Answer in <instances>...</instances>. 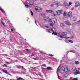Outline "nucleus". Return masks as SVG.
<instances>
[{
	"instance_id": "9",
	"label": "nucleus",
	"mask_w": 80,
	"mask_h": 80,
	"mask_svg": "<svg viewBox=\"0 0 80 80\" xmlns=\"http://www.w3.org/2000/svg\"><path fill=\"white\" fill-rule=\"evenodd\" d=\"M80 5V3L78 2H77L76 3V5L75 6V7H78V6Z\"/></svg>"
},
{
	"instance_id": "40",
	"label": "nucleus",
	"mask_w": 80,
	"mask_h": 80,
	"mask_svg": "<svg viewBox=\"0 0 80 80\" xmlns=\"http://www.w3.org/2000/svg\"><path fill=\"white\" fill-rule=\"evenodd\" d=\"M69 42H70V43H73V41L71 40H69Z\"/></svg>"
},
{
	"instance_id": "29",
	"label": "nucleus",
	"mask_w": 80,
	"mask_h": 80,
	"mask_svg": "<svg viewBox=\"0 0 80 80\" xmlns=\"http://www.w3.org/2000/svg\"><path fill=\"white\" fill-rule=\"evenodd\" d=\"M72 70H74V71H75V70H76V68L74 67H73L72 68Z\"/></svg>"
},
{
	"instance_id": "61",
	"label": "nucleus",
	"mask_w": 80,
	"mask_h": 80,
	"mask_svg": "<svg viewBox=\"0 0 80 80\" xmlns=\"http://www.w3.org/2000/svg\"><path fill=\"white\" fill-rule=\"evenodd\" d=\"M6 67H7V65H6Z\"/></svg>"
},
{
	"instance_id": "11",
	"label": "nucleus",
	"mask_w": 80,
	"mask_h": 80,
	"mask_svg": "<svg viewBox=\"0 0 80 80\" xmlns=\"http://www.w3.org/2000/svg\"><path fill=\"white\" fill-rule=\"evenodd\" d=\"M51 30H52L53 32H56V29L55 28H51Z\"/></svg>"
},
{
	"instance_id": "56",
	"label": "nucleus",
	"mask_w": 80,
	"mask_h": 80,
	"mask_svg": "<svg viewBox=\"0 0 80 80\" xmlns=\"http://www.w3.org/2000/svg\"><path fill=\"white\" fill-rule=\"evenodd\" d=\"M64 57H65V55L63 57H62V59H63V58H64Z\"/></svg>"
},
{
	"instance_id": "50",
	"label": "nucleus",
	"mask_w": 80,
	"mask_h": 80,
	"mask_svg": "<svg viewBox=\"0 0 80 80\" xmlns=\"http://www.w3.org/2000/svg\"><path fill=\"white\" fill-rule=\"evenodd\" d=\"M50 25L51 26H52V27H53V24H52V23H50Z\"/></svg>"
},
{
	"instance_id": "51",
	"label": "nucleus",
	"mask_w": 80,
	"mask_h": 80,
	"mask_svg": "<svg viewBox=\"0 0 80 80\" xmlns=\"http://www.w3.org/2000/svg\"><path fill=\"white\" fill-rule=\"evenodd\" d=\"M73 38H74V37H73V36H72V37H71V39H73Z\"/></svg>"
},
{
	"instance_id": "6",
	"label": "nucleus",
	"mask_w": 80,
	"mask_h": 80,
	"mask_svg": "<svg viewBox=\"0 0 80 80\" xmlns=\"http://www.w3.org/2000/svg\"><path fill=\"white\" fill-rule=\"evenodd\" d=\"M68 14L69 17H70V18H72V12H68Z\"/></svg>"
},
{
	"instance_id": "43",
	"label": "nucleus",
	"mask_w": 80,
	"mask_h": 80,
	"mask_svg": "<svg viewBox=\"0 0 80 80\" xmlns=\"http://www.w3.org/2000/svg\"><path fill=\"white\" fill-rule=\"evenodd\" d=\"M44 28H48V27L47 26H45Z\"/></svg>"
},
{
	"instance_id": "14",
	"label": "nucleus",
	"mask_w": 80,
	"mask_h": 80,
	"mask_svg": "<svg viewBox=\"0 0 80 80\" xmlns=\"http://www.w3.org/2000/svg\"><path fill=\"white\" fill-rule=\"evenodd\" d=\"M63 15L64 17H65V18H68V17L67 16V13H66V12H64Z\"/></svg>"
},
{
	"instance_id": "24",
	"label": "nucleus",
	"mask_w": 80,
	"mask_h": 80,
	"mask_svg": "<svg viewBox=\"0 0 80 80\" xmlns=\"http://www.w3.org/2000/svg\"><path fill=\"white\" fill-rule=\"evenodd\" d=\"M0 10H1V11H2V12H3V13H5V12L4 10H3V9H2V8H0Z\"/></svg>"
},
{
	"instance_id": "41",
	"label": "nucleus",
	"mask_w": 80,
	"mask_h": 80,
	"mask_svg": "<svg viewBox=\"0 0 80 80\" xmlns=\"http://www.w3.org/2000/svg\"><path fill=\"white\" fill-rule=\"evenodd\" d=\"M45 15V13H43L41 14V16H44Z\"/></svg>"
},
{
	"instance_id": "12",
	"label": "nucleus",
	"mask_w": 80,
	"mask_h": 80,
	"mask_svg": "<svg viewBox=\"0 0 80 80\" xmlns=\"http://www.w3.org/2000/svg\"><path fill=\"white\" fill-rule=\"evenodd\" d=\"M46 12H47V13H52L53 12V11L52 10H46Z\"/></svg>"
},
{
	"instance_id": "27",
	"label": "nucleus",
	"mask_w": 80,
	"mask_h": 80,
	"mask_svg": "<svg viewBox=\"0 0 80 80\" xmlns=\"http://www.w3.org/2000/svg\"><path fill=\"white\" fill-rule=\"evenodd\" d=\"M17 67L18 68H19V69H20V68H21L22 66H17Z\"/></svg>"
},
{
	"instance_id": "42",
	"label": "nucleus",
	"mask_w": 80,
	"mask_h": 80,
	"mask_svg": "<svg viewBox=\"0 0 80 80\" xmlns=\"http://www.w3.org/2000/svg\"><path fill=\"white\" fill-rule=\"evenodd\" d=\"M49 55L50 57H53V54H49Z\"/></svg>"
},
{
	"instance_id": "31",
	"label": "nucleus",
	"mask_w": 80,
	"mask_h": 80,
	"mask_svg": "<svg viewBox=\"0 0 80 80\" xmlns=\"http://www.w3.org/2000/svg\"><path fill=\"white\" fill-rule=\"evenodd\" d=\"M25 7H26V8H28L29 7V5L27 4H26L25 5Z\"/></svg>"
},
{
	"instance_id": "35",
	"label": "nucleus",
	"mask_w": 80,
	"mask_h": 80,
	"mask_svg": "<svg viewBox=\"0 0 80 80\" xmlns=\"http://www.w3.org/2000/svg\"><path fill=\"white\" fill-rule=\"evenodd\" d=\"M80 22V20L78 21V22H76V24H78V23H79Z\"/></svg>"
},
{
	"instance_id": "53",
	"label": "nucleus",
	"mask_w": 80,
	"mask_h": 80,
	"mask_svg": "<svg viewBox=\"0 0 80 80\" xmlns=\"http://www.w3.org/2000/svg\"><path fill=\"white\" fill-rule=\"evenodd\" d=\"M6 63H8V64H9V62H6Z\"/></svg>"
},
{
	"instance_id": "15",
	"label": "nucleus",
	"mask_w": 80,
	"mask_h": 80,
	"mask_svg": "<svg viewBox=\"0 0 80 80\" xmlns=\"http://www.w3.org/2000/svg\"><path fill=\"white\" fill-rule=\"evenodd\" d=\"M60 26L62 28H64L65 27V25L63 23H61L60 24Z\"/></svg>"
},
{
	"instance_id": "20",
	"label": "nucleus",
	"mask_w": 80,
	"mask_h": 80,
	"mask_svg": "<svg viewBox=\"0 0 80 80\" xmlns=\"http://www.w3.org/2000/svg\"><path fill=\"white\" fill-rule=\"evenodd\" d=\"M46 68H47V70H51V69H52V68H51L50 67H47Z\"/></svg>"
},
{
	"instance_id": "62",
	"label": "nucleus",
	"mask_w": 80,
	"mask_h": 80,
	"mask_svg": "<svg viewBox=\"0 0 80 80\" xmlns=\"http://www.w3.org/2000/svg\"><path fill=\"white\" fill-rule=\"evenodd\" d=\"M35 1H37L38 0H35Z\"/></svg>"
},
{
	"instance_id": "7",
	"label": "nucleus",
	"mask_w": 80,
	"mask_h": 80,
	"mask_svg": "<svg viewBox=\"0 0 80 80\" xmlns=\"http://www.w3.org/2000/svg\"><path fill=\"white\" fill-rule=\"evenodd\" d=\"M35 9L36 10L37 12H40V11H42V8H35Z\"/></svg>"
},
{
	"instance_id": "55",
	"label": "nucleus",
	"mask_w": 80,
	"mask_h": 80,
	"mask_svg": "<svg viewBox=\"0 0 80 80\" xmlns=\"http://www.w3.org/2000/svg\"><path fill=\"white\" fill-rule=\"evenodd\" d=\"M3 67H6V64H4L3 65Z\"/></svg>"
},
{
	"instance_id": "58",
	"label": "nucleus",
	"mask_w": 80,
	"mask_h": 80,
	"mask_svg": "<svg viewBox=\"0 0 80 80\" xmlns=\"http://www.w3.org/2000/svg\"><path fill=\"white\" fill-rule=\"evenodd\" d=\"M11 31H13V29H11Z\"/></svg>"
},
{
	"instance_id": "5",
	"label": "nucleus",
	"mask_w": 80,
	"mask_h": 80,
	"mask_svg": "<svg viewBox=\"0 0 80 80\" xmlns=\"http://www.w3.org/2000/svg\"><path fill=\"white\" fill-rule=\"evenodd\" d=\"M64 4L65 6V7L66 8H70L69 5L67 3V2L64 1Z\"/></svg>"
},
{
	"instance_id": "38",
	"label": "nucleus",
	"mask_w": 80,
	"mask_h": 80,
	"mask_svg": "<svg viewBox=\"0 0 80 80\" xmlns=\"http://www.w3.org/2000/svg\"><path fill=\"white\" fill-rule=\"evenodd\" d=\"M64 38H65L66 39H68V38H70L67 37H64Z\"/></svg>"
},
{
	"instance_id": "54",
	"label": "nucleus",
	"mask_w": 80,
	"mask_h": 80,
	"mask_svg": "<svg viewBox=\"0 0 80 80\" xmlns=\"http://www.w3.org/2000/svg\"><path fill=\"white\" fill-rule=\"evenodd\" d=\"M32 57L33 56H34V54H32Z\"/></svg>"
},
{
	"instance_id": "4",
	"label": "nucleus",
	"mask_w": 80,
	"mask_h": 80,
	"mask_svg": "<svg viewBox=\"0 0 80 80\" xmlns=\"http://www.w3.org/2000/svg\"><path fill=\"white\" fill-rule=\"evenodd\" d=\"M67 35V32H62L60 35V38H64V36Z\"/></svg>"
},
{
	"instance_id": "30",
	"label": "nucleus",
	"mask_w": 80,
	"mask_h": 80,
	"mask_svg": "<svg viewBox=\"0 0 80 80\" xmlns=\"http://www.w3.org/2000/svg\"><path fill=\"white\" fill-rule=\"evenodd\" d=\"M40 26L41 27H42V28H45V26L42 25H40Z\"/></svg>"
},
{
	"instance_id": "2",
	"label": "nucleus",
	"mask_w": 80,
	"mask_h": 80,
	"mask_svg": "<svg viewBox=\"0 0 80 80\" xmlns=\"http://www.w3.org/2000/svg\"><path fill=\"white\" fill-rule=\"evenodd\" d=\"M51 1L52 3H53L51 5V6L52 7H54V5H56L58 7L60 5L61 3L60 2H55V0H51Z\"/></svg>"
},
{
	"instance_id": "60",
	"label": "nucleus",
	"mask_w": 80,
	"mask_h": 80,
	"mask_svg": "<svg viewBox=\"0 0 80 80\" xmlns=\"http://www.w3.org/2000/svg\"><path fill=\"white\" fill-rule=\"evenodd\" d=\"M62 40L61 39H59V40Z\"/></svg>"
},
{
	"instance_id": "8",
	"label": "nucleus",
	"mask_w": 80,
	"mask_h": 80,
	"mask_svg": "<svg viewBox=\"0 0 80 80\" xmlns=\"http://www.w3.org/2000/svg\"><path fill=\"white\" fill-rule=\"evenodd\" d=\"M28 4L29 7H32V5H33L34 4V3L32 1H30L29 2Z\"/></svg>"
},
{
	"instance_id": "36",
	"label": "nucleus",
	"mask_w": 80,
	"mask_h": 80,
	"mask_svg": "<svg viewBox=\"0 0 80 80\" xmlns=\"http://www.w3.org/2000/svg\"><path fill=\"white\" fill-rule=\"evenodd\" d=\"M30 12L31 13V15H32V16H33V12H32V11H30Z\"/></svg>"
},
{
	"instance_id": "25",
	"label": "nucleus",
	"mask_w": 80,
	"mask_h": 80,
	"mask_svg": "<svg viewBox=\"0 0 80 80\" xmlns=\"http://www.w3.org/2000/svg\"><path fill=\"white\" fill-rule=\"evenodd\" d=\"M64 76L65 77H66V78H67L68 77V73H65V74H64Z\"/></svg>"
},
{
	"instance_id": "33",
	"label": "nucleus",
	"mask_w": 80,
	"mask_h": 80,
	"mask_svg": "<svg viewBox=\"0 0 80 80\" xmlns=\"http://www.w3.org/2000/svg\"><path fill=\"white\" fill-rule=\"evenodd\" d=\"M1 22L2 23V25H4V26L5 25V23L3 22V21H1Z\"/></svg>"
},
{
	"instance_id": "46",
	"label": "nucleus",
	"mask_w": 80,
	"mask_h": 80,
	"mask_svg": "<svg viewBox=\"0 0 80 80\" xmlns=\"http://www.w3.org/2000/svg\"><path fill=\"white\" fill-rule=\"evenodd\" d=\"M21 67H22V70H25V68H24L22 66V67L21 66Z\"/></svg>"
},
{
	"instance_id": "59",
	"label": "nucleus",
	"mask_w": 80,
	"mask_h": 80,
	"mask_svg": "<svg viewBox=\"0 0 80 80\" xmlns=\"http://www.w3.org/2000/svg\"><path fill=\"white\" fill-rule=\"evenodd\" d=\"M10 40H11V41H12V39H10Z\"/></svg>"
},
{
	"instance_id": "32",
	"label": "nucleus",
	"mask_w": 80,
	"mask_h": 80,
	"mask_svg": "<svg viewBox=\"0 0 80 80\" xmlns=\"http://www.w3.org/2000/svg\"><path fill=\"white\" fill-rule=\"evenodd\" d=\"M65 41L66 43H69V40H65Z\"/></svg>"
},
{
	"instance_id": "57",
	"label": "nucleus",
	"mask_w": 80,
	"mask_h": 80,
	"mask_svg": "<svg viewBox=\"0 0 80 80\" xmlns=\"http://www.w3.org/2000/svg\"><path fill=\"white\" fill-rule=\"evenodd\" d=\"M26 51H28V49H26Z\"/></svg>"
},
{
	"instance_id": "49",
	"label": "nucleus",
	"mask_w": 80,
	"mask_h": 80,
	"mask_svg": "<svg viewBox=\"0 0 80 80\" xmlns=\"http://www.w3.org/2000/svg\"><path fill=\"white\" fill-rule=\"evenodd\" d=\"M33 59L35 60H37V59L35 58H33Z\"/></svg>"
},
{
	"instance_id": "63",
	"label": "nucleus",
	"mask_w": 80,
	"mask_h": 80,
	"mask_svg": "<svg viewBox=\"0 0 80 80\" xmlns=\"http://www.w3.org/2000/svg\"><path fill=\"white\" fill-rule=\"evenodd\" d=\"M2 20H3V19L2 18H1Z\"/></svg>"
},
{
	"instance_id": "19",
	"label": "nucleus",
	"mask_w": 80,
	"mask_h": 80,
	"mask_svg": "<svg viewBox=\"0 0 80 80\" xmlns=\"http://www.w3.org/2000/svg\"><path fill=\"white\" fill-rule=\"evenodd\" d=\"M75 75H78V74H80V72L79 71H78L76 72H74Z\"/></svg>"
},
{
	"instance_id": "13",
	"label": "nucleus",
	"mask_w": 80,
	"mask_h": 80,
	"mask_svg": "<svg viewBox=\"0 0 80 80\" xmlns=\"http://www.w3.org/2000/svg\"><path fill=\"white\" fill-rule=\"evenodd\" d=\"M2 72H3L4 73H5L6 74H8V72H7V71L5 70L2 69Z\"/></svg>"
},
{
	"instance_id": "1",
	"label": "nucleus",
	"mask_w": 80,
	"mask_h": 80,
	"mask_svg": "<svg viewBox=\"0 0 80 80\" xmlns=\"http://www.w3.org/2000/svg\"><path fill=\"white\" fill-rule=\"evenodd\" d=\"M60 69V66H59L58 68L57 71L58 72H60L61 73H66L68 72V67L67 66H62L61 68Z\"/></svg>"
},
{
	"instance_id": "64",
	"label": "nucleus",
	"mask_w": 80,
	"mask_h": 80,
	"mask_svg": "<svg viewBox=\"0 0 80 80\" xmlns=\"http://www.w3.org/2000/svg\"><path fill=\"white\" fill-rule=\"evenodd\" d=\"M33 64H35V63H33Z\"/></svg>"
},
{
	"instance_id": "16",
	"label": "nucleus",
	"mask_w": 80,
	"mask_h": 80,
	"mask_svg": "<svg viewBox=\"0 0 80 80\" xmlns=\"http://www.w3.org/2000/svg\"><path fill=\"white\" fill-rule=\"evenodd\" d=\"M46 21H48V22H52V19H51L50 18L48 17Z\"/></svg>"
},
{
	"instance_id": "21",
	"label": "nucleus",
	"mask_w": 80,
	"mask_h": 80,
	"mask_svg": "<svg viewBox=\"0 0 80 80\" xmlns=\"http://www.w3.org/2000/svg\"><path fill=\"white\" fill-rule=\"evenodd\" d=\"M50 31H51V30L46 29V32H48V33H51V32H50Z\"/></svg>"
},
{
	"instance_id": "26",
	"label": "nucleus",
	"mask_w": 80,
	"mask_h": 80,
	"mask_svg": "<svg viewBox=\"0 0 80 80\" xmlns=\"http://www.w3.org/2000/svg\"><path fill=\"white\" fill-rule=\"evenodd\" d=\"M80 70V68H76V70H75V72H77V71H79Z\"/></svg>"
},
{
	"instance_id": "28",
	"label": "nucleus",
	"mask_w": 80,
	"mask_h": 80,
	"mask_svg": "<svg viewBox=\"0 0 80 80\" xmlns=\"http://www.w3.org/2000/svg\"><path fill=\"white\" fill-rule=\"evenodd\" d=\"M47 18H48V17H44V20H46L47 21Z\"/></svg>"
},
{
	"instance_id": "22",
	"label": "nucleus",
	"mask_w": 80,
	"mask_h": 80,
	"mask_svg": "<svg viewBox=\"0 0 80 80\" xmlns=\"http://www.w3.org/2000/svg\"><path fill=\"white\" fill-rule=\"evenodd\" d=\"M75 63L76 65H78L79 63V62L78 61H76Z\"/></svg>"
},
{
	"instance_id": "17",
	"label": "nucleus",
	"mask_w": 80,
	"mask_h": 80,
	"mask_svg": "<svg viewBox=\"0 0 80 80\" xmlns=\"http://www.w3.org/2000/svg\"><path fill=\"white\" fill-rule=\"evenodd\" d=\"M69 52H71L72 53H75V51L73 50H71L69 51Z\"/></svg>"
},
{
	"instance_id": "47",
	"label": "nucleus",
	"mask_w": 80,
	"mask_h": 80,
	"mask_svg": "<svg viewBox=\"0 0 80 80\" xmlns=\"http://www.w3.org/2000/svg\"><path fill=\"white\" fill-rule=\"evenodd\" d=\"M78 56L79 57H80V53H78Z\"/></svg>"
},
{
	"instance_id": "34",
	"label": "nucleus",
	"mask_w": 80,
	"mask_h": 80,
	"mask_svg": "<svg viewBox=\"0 0 80 80\" xmlns=\"http://www.w3.org/2000/svg\"><path fill=\"white\" fill-rule=\"evenodd\" d=\"M71 80H78V78H74L73 79H72Z\"/></svg>"
},
{
	"instance_id": "45",
	"label": "nucleus",
	"mask_w": 80,
	"mask_h": 80,
	"mask_svg": "<svg viewBox=\"0 0 80 80\" xmlns=\"http://www.w3.org/2000/svg\"><path fill=\"white\" fill-rule=\"evenodd\" d=\"M72 5V2H69V5Z\"/></svg>"
},
{
	"instance_id": "23",
	"label": "nucleus",
	"mask_w": 80,
	"mask_h": 80,
	"mask_svg": "<svg viewBox=\"0 0 80 80\" xmlns=\"http://www.w3.org/2000/svg\"><path fill=\"white\" fill-rule=\"evenodd\" d=\"M76 19L77 18L76 17H73V20L74 22H76V21H77V20H76Z\"/></svg>"
},
{
	"instance_id": "10",
	"label": "nucleus",
	"mask_w": 80,
	"mask_h": 80,
	"mask_svg": "<svg viewBox=\"0 0 80 80\" xmlns=\"http://www.w3.org/2000/svg\"><path fill=\"white\" fill-rule=\"evenodd\" d=\"M65 23H66V24H67V25H71V24H70V22H69V21H65Z\"/></svg>"
},
{
	"instance_id": "44",
	"label": "nucleus",
	"mask_w": 80,
	"mask_h": 80,
	"mask_svg": "<svg viewBox=\"0 0 80 80\" xmlns=\"http://www.w3.org/2000/svg\"><path fill=\"white\" fill-rule=\"evenodd\" d=\"M35 23H36V25L38 26V25H37V21H36V20H35Z\"/></svg>"
},
{
	"instance_id": "39",
	"label": "nucleus",
	"mask_w": 80,
	"mask_h": 80,
	"mask_svg": "<svg viewBox=\"0 0 80 80\" xmlns=\"http://www.w3.org/2000/svg\"><path fill=\"white\" fill-rule=\"evenodd\" d=\"M22 79V78H18L17 79H16V80H20V79Z\"/></svg>"
},
{
	"instance_id": "52",
	"label": "nucleus",
	"mask_w": 80,
	"mask_h": 80,
	"mask_svg": "<svg viewBox=\"0 0 80 80\" xmlns=\"http://www.w3.org/2000/svg\"><path fill=\"white\" fill-rule=\"evenodd\" d=\"M42 66H43V67H46V65L45 64H43Z\"/></svg>"
},
{
	"instance_id": "37",
	"label": "nucleus",
	"mask_w": 80,
	"mask_h": 80,
	"mask_svg": "<svg viewBox=\"0 0 80 80\" xmlns=\"http://www.w3.org/2000/svg\"><path fill=\"white\" fill-rule=\"evenodd\" d=\"M55 21H54V23H57V20L56 19H55Z\"/></svg>"
},
{
	"instance_id": "48",
	"label": "nucleus",
	"mask_w": 80,
	"mask_h": 80,
	"mask_svg": "<svg viewBox=\"0 0 80 80\" xmlns=\"http://www.w3.org/2000/svg\"><path fill=\"white\" fill-rule=\"evenodd\" d=\"M58 78L59 79V80H60V76H58Z\"/></svg>"
},
{
	"instance_id": "3",
	"label": "nucleus",
	"mask_w": 80,
	"mask_h": 80,
	"mask_svg": "<svg viewBox=\"0 0 80 80\" xmlns=\"http://www.w3.org/2000/svg\"><path fill=\"white\" fill-rule=\"evenodd\" d=\"M53 13L55 16L57 15H60L62 13V10H59L57 11H52Z\"/></svg>"
},
{
	"instance_id": "18",
	"label": "nucleus",
	"mask_w": 80,
	"mask_h": 80,
	"mask_svg": "<svg viewBox=\"0 0 80 80\" xmlns=\"http://www.w3.org/2000/svg\"><path fill=\"white\" fill-rule=\"evenodd\" d=\"M58 34V33H57V32H53L52 33V35H57Z\"/></svg>"
}]
</instances>
